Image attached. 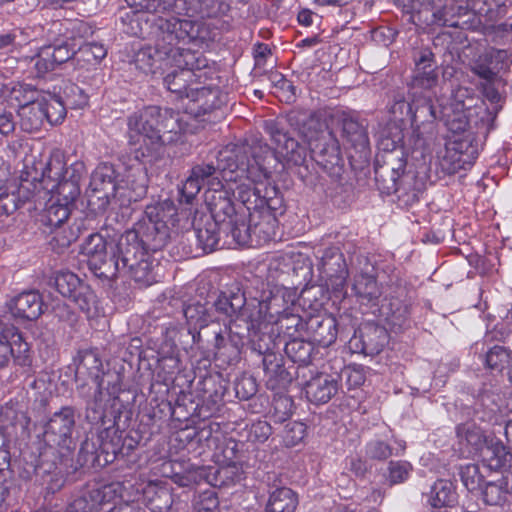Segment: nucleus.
Returning a JSON list of instances; mask_svg holds the SVG:
<instances>
[{
    "label": "nucleus",
    "mask_w": 512,
    "mask_h": 512,
    "mask_svg": "<svg viewBox=\"0 0 512 512\" xmlns=\"http://www.w3.org/2000/svg\"><path fill=\"white\" fill-rule=\"evenodd\" d=\"M158 36L155 47L145 46L139 49L133 58L135 67L145 74H155L172 65H192V50L179 44L200 45L213 41L217 36L215 26L210 22L171 16L159 18Z\"/></svg>",
    "instance_id": "f257e3e1"
},
{
    "label": "nucleus",
    "mask_w": 512,
    "mask_h": 512,
    "mask_svg": "<svg viewBox=\"0 0 512 512\" xmlns=\"http://www.w3.org/2000/svg\"><path fill=\"white\" fill-rule=\"evenodd\" d=\"M241 146L248 148L246 158L242 163L237 161L236 169L226 171V183L228 190L246 207L245 212L249 213L258 210L263 180L271 177L278 159L276 152L262 140L255 139Z\"/></svg>",
    "instance_id": "f03ea898"
},
{
    "label": "nucleus",
    "mask_w": 512,
    "mask_h": 512,
    "mask_svg": "<svg viewBox=\"0 0 512 512\" xmlns=\"http://www.w3.org/2000/svg\"><path fill=\"white\" fill-rule=\"evenodd\" d=\"M116 247L120 262L118 272L128 274L142 286H150L158 281V261L137 241V234L126 233Z\"/></svg>",
    "instance_id": "7ed1b4c3"
},
{
    "label": "nucleus",
    "mask_w": 512,
    "mask_h": 512,
    "mask_svg": "<svg viewBox=\"0 0 512 512\" xmlns=\"http://www.w3.org/2000/svg\"><path fill=\"white\" fill-rule=\"evenodd\" d=\"M248 148L241 146V144H229L221 149L217 154V163H200L194 165L191 168V175L197 180V182L204 187L207 185L209 191L206 193L205 201L207 202L208 197H212L213 193H224L227 196V192L219 188L223 185L219 179V176L226 182V171L236 169L238 166L237 161H242L246 158Z\"/></svg>",
    "instance_id": "20e7f679"
},
{
    "label": "nucleus",
    "mask_w": 512,
    "mask_h": 512,
    "mask_svg": "<svg viewBox=\"0 0 512 512\" xmlns=\"http://www.w3.org/2000/svg\"><path fill=\"white\" fill-rule=\"evenodd\" d=\"M207 205L212 216L222 221L220 231L232 241L228 245H247L252 243V224L249 222V213L236 211L230 198L224 193H213L207 198Z\"/></svg>",
    "instance_id": "39448f33"
},
{
    "label": "nucleus",
    "mask_w": 512,
    "mask_h": 512,
    "mask_svg": "<svg viewBox=\"0 0 512 512\" xmlns=\"http://www.w3.org/2000/svg\"><path fill=\"white\" fill-rule=\"evenodd\" d=\"M384 165L375 168V179L380 188L386 193H396L399 198H406L405 202H416L420 190L413 188L408 190L414 178L406 175L400 178L406 165L402 148L394 147L384 154Z\"/></svg>",
    "instance_id": "423d86ee"
},
{
    "label": "nucleus",
    "mask_w": 512,
    "mask_h": 512,
    "mask_svg": "<svg viewBox=\"0 0 512 512\" xmlns=\"http://www.w3.org/2000/svg\"><path fill=\"white\" fill-rule=\"evenodd\" d=\"M75 167L67 168L60 155H53L42 172L43 187L51 192V198L72 207L80 194L79 180Z\"/></svg>",
    "instance_id": "0eeeda50"
},
{
    "label": "nucleus",
    "mask_w": 512,
    "mask_h": 512,
    "mask_svg": "<svg viewBox=\"0 0 512 512\" xmlns=\"http://www.w3.org/2000/svg\"><path fill=\"white\" fill-rule=\"evenodd\" d=\"M156 113V106H147L128 117V141L136 148V159L151 155L160 147L173 143V135L161 138L151 126Z\"/></svg>",
    "instance_id": "6e6552de"
},
{
    "label": "nucleus",
    "mask_w": 512,
    "mask_h": 512,
    "mask_svg": "<svg viewBox=\"0 0 512 512\" xmlns=\"http://www.w3.org/2000/svg\"><path fill=\"white\" fill-rule=\"evenodd\" d=\"M75 380L78 389H83L88 380H91L98 393L107 391L109 395H116L121 390V377L116 372L102 371V362L94 351L86 350L79 354L75 370Z\"/></svg>",
    "instance_id": "1a4fd4ad"
},
{
    "label": "nucleus",
    "mask_w": 512,
    "mask_h": 512,
    "mask_svg": "<svg viewBox=\"0 0 512 512\" xmlns=\"http://www.w3.org/2000/svg\"><path fill=\"white\" fill-rule=\"evenodd\" d=\"M117 244L108 243L98 233L91 234L83 243L81 251L87 257L88 265L96 275L110 278L115 277L120 270Z\"/></svg>",
    "instance_id": "9d476101"
},
{
    "label": "nucleus",
    "mask_w": 512,
    "mask_h": 512,
    "mask_svg": "<svg viewBox=\"0 0 512 512\" xmlns=\"http://www.w3.org/2000/svg\"><path fill=\"white\" fill-rule=\"evenodd\" d=\"M70 213L71 207L50 197L40 214L39 221L45 227L44 232L52 234L51 242H55L61 248L68 247L78 238V228L65 226Z\"/></svg>",
    "instance_id": "9b49d317"
},
{
    "label": "nucleus",
    "mask_w": 512,
    "mask_h": 512,
    "mask_svg": "<svg viewBox=\"0 0 512 512\" xmlns=\"http://www.w3.org/2000/svg\"><path fill=\"white\" fill-rule=\"evenodd\" d=\"M124 486L120 482L107 485H88L83 488L66 512H100L104 505L123 498Z\"/></svg>",
    "instance_id": "f8f14e48"
},
{
    "label": "nucleus",
    "mask_w": 512,
    "mask_h": 512,
    "mask_svg": "<svg viewBox=\"0 0 512 512\" xmlns=\"http://www.w3.org/2000/svg\"><path fill=\"white\" fill-rule=\"evenodd\" d=\"M409 110L412 113V125L415 126L411 135L414 148L422 149L426 145L425 134L432 133L434 121L441 117V113L433 104L431 95L412 97Z\"/></svg>",
    "instance_id": "ddd939ff"
},
{
    "label": "nucleus",
    "mask_w": 512,
    "mask_h": 512,
    "mask_svg": "<svg viewBox=\"0 0 512 512\" xmlns=\"http://www.w3.org/2000/svg\"><path fill=\"white\" fill-rule=\"evenodd\" d=\"M75 409L70 406L62 407L55 412L45 426L46 441L63 449L70 450L73 445L75 428Z\"/></svg>",
    "instance_id": "4468645a"
},
{
    "label": "nucleus",
    "mask_w": 512,
    "mask_h": 512,
    "mask_svg": "<svg viewBox=\"0 0 512 512\" xmlns=\"http://www.w3.org/2000/svg\"><path fill=\"white\" fill-rule=\"evenodd\" d=\"M115 167L109 163H101L93 171L90 180V188L101 207H106L116 197L117 191L122 188L121 180Z\"/></svg>",
    "instance_id": "2eb2a0df"
},
{
    "label": "nucleus",
    "mask_w": 512,
    "mask_h": 512,
    "mask_svg": "<svg viewBox=\"0 0 512 512\" xmlns=\"http://www.w3.org/2000/svg\"><path fill=\"white\" fill-rule=\"evenodd\" d=\"M415 71L410 82L412 97L430 95L438 83V74L434 64V54L429 49L419 52L415 60Z\"/></svg>",
    "instance_id": "dca6fc26"
},
{
    "label": "nucleus",
    "mask_w": 512,
    "mask_h": 512,
    "mask_svg": "<svg viewBox=\"0 0 512 512\" xmlns=\"http://www.w3.org/2000/svg\"><path fill=\"white\" fill-rule=\"evenodd\" d=\"M319 271L334 292L343 291L348 277V269L344 256L338 248L330 247L323 251Z\"/></svg>",
    "instance_id": "f3484780"
},
{
    "label": "nucleus",
    "mask_w": 512,
    "mask_h": 512,
    "mask_svg": "<svg viewBox=\"0 0 512 512\" xmlns=\"http://www.w3.org/2000/svg\"><path fill=\"white\" fill-rule=\"evenodd\" d=\"M265 131L276 145L277 153L284 157L287 163L293 165H301L304 163L307 154L305 146L301 145L294 138L289 137L276 121H267L265 123Z\"/></svg>",
    "instance_id": "a211bd4d"
},
{
    "label": "nucleus",
    "mask_w": 512,
    "mask_h": 512,
    "mask_svg": "<svg viewBox=\"0 0 512 512\" xmlns=\"http://www.w3.org/2000/svg\"><path fill=\"white\" fill-rule=\"evenodd\" d=\"M192 55L195 58L194 61H192L193 66L172 65L169 67L175 68L164 77V84L169 91L188 97V93H190L191 89L190 82H192L195 77L194 71L201 70L208 65L207 59L201 53L192 51Z\"/></svg>",
    "instance_id": "6ab92c4d"
},
{
    "label": "nucleus",
    "mask_w": 512,
    "mask_h": 512,
    "mask_svg": "<svg viewBox=\"0 0 512 512\" xmlns=\"http://www.w3.org/2000/svg\"><path fill=\"white\" fill-rule=\"evenodd\" d=\"M312 152L319 165L329 173L339 175L342 166L340 165V144L332 132L327 133V137L311 143Z\"/></svg>",
    "instance_id": "aec40b11"
},
{
    "label": "nucleus",
    "mask_w": 512,
    "mask_h": 512,
    "mask_svg": "<svg viewBox=\"0 0 512 512\" xmlns=\"http://www.w3.org/2000/svg\"><path fill=\"white\" fill-rule=\"evenodd\" d=\"M387 342L386 330L379 326H367L355 333L349 345L353 352L373 356L380 353Z\"/></svg>",
    "instance_id": "412c9836"
},
{
    "label": "nucleus",
    "mask_w": 512,
    "mask_h": 512,
    "mask_svg": "<svg viewBox=\"0 0 512 512\" xmlns=\"http://www.w3.org/2000/svg\"><path fill=\"white\" fill-rule=\"evenodd\" d=\"M9 310L15 318L34 321L43 314L44 302L38 291H24L11 300Z\"/></svg>",
    "instance_id": "4be33fe9"
},
{
    "label": "nucleus",
    "mask_w": 512,
    "mask_h": 512,
    "mask_svg": "<svg viewBox=\"0 0 512 512\" xmlns=\"http://www.w3.org/2000/svg\"><path fill=\"white\" fill-rule=\"evenodd\" d=\"M338 389L337 376L327 373H317L312 376L304 387L307 399L314 404L327 403L337 394Z\"/></svg>",
    "instance_id": "5701e85b"
},
{
    "label": "nucleus",
    "mask_w": 512,
    "mask_h": 512,
    "mask_svg": "<svg viewBox=\"0 0 512 512\" xmlns=\"http://www.w3.org/2000/svg\"><path fill=\"white\" fill-rule=\"evenodd\" d=\"M128 233L137 234L140 238V244L148 251H157L162 249L170 239V227L166 224L155 223L145 218L138 224L135 231Z\"/></svg>",
    "instance_id": "b1692460"
},
{
    "label": "nucleus",
    "mask_w": 512,
    "mask_h": 512,
    "mask_svg": "<svg viewBox=\"0 0 512 512\" xmlns=\"http://www.w3.org/2000/svg\"><path fill=\"white\" fill-rule=\"evenodd\" d=\"M305 327L313 341L323 347L330 346L337 338V321L331 315L310 316L305 322Z\"/></svg>",
    "instance_id": "393cba45"
},
{
    "label": "nucleus",
    "mask_w": 512,
    "mask_h": 512,
    "mask_svg": "<svg viewBox=\"0 0 512 512\" xmlns=\"http://www.w3.org/2000/svg\"><path fill=\"white\" fill-rule=\"evenodd\" d=\"M156 115L151 126L154 128L156 134L161 138L173 135V142L179 140L182 132L185 131L186 125L180 117V113L171 108H161L156 106Z\"/></svg>",
    "instance_id": "a878e982"
},
{
    "label": "nucleus",
    "mask_w": 512,
    "mask_h": 512,
    "mask_svg": "<svg viewBox=\"0 0 512 512\" xmlns=\"http://www.w3.org/2000/svg\"><path fill=\"white\" fill-rule=\"evenodd\" d=\"M187 98L192 102L189 107L191 112L195 116H201L220 108L225 103L226 96L218 88L200 87L190 89Z\"/></svg>",
    "instance_id": "bb28decb"
},
{
    "label": "nucleus",
    "mask_w": 512,
    "mask_h": 512,
    "mask_svg": "<svg viewBox=\"0 0 512 512\" xmlns=\"http://www.w3.org/2000/svg\"><path fill=\"white\" fill-rule=\"evenodd\" d=\"M342 139L345 148H352L360 157L369 155V138L365 127L352 117L342 120Z\"/></svg>",
    "instance_id": "cd10ccee"
},
{
    "label": "nucleus",
    "mask_w": 512,
    "mask_h": 512,
    "mask_svg": "<svg viewBox=\"0 0 512 512\" xmlns=\"http://www.w3.org/2000/svg\"><path fill=\"white\" fill-rule=\"evenodd\" d=\"M175 11L180 14L198 13L202 17L217 18L225 15L230 6L224 0H176Z\"/></svg>",
    "instance_id": "c85d7f7f"
},
{
    "label": "nucleus",
    "mask_w": 512,
    "mask_h": 512,
    "mask_svg": "<svg viewBox=\"0 0 512 512\" xmlns=\"http://www.w3.org/2000/svg\"><path fill=\"white\" fill-rule=\"evenodd\" d=\"M44 103L40 98L33 96L24 104L19 105L18 115L20 118V127L23 131L33 133L39 131L46 121L44 113Z\"/></svg>",
    "instance_id": "c756f323"
},
{
    "label": "nucleus",
    "mask_w": 512,
    "mask_h": 512,
    "mask_svg": "<svg viewBox=\"0 0 512 512\" xmlns=\"http://www.w3.org/2000/svg\"><path fill=\"white\" fill-rule=\"evenodd\" d=\"M474 98L472 96V91L466 87H457L453 90L452 98L449 106H444L443 108H449L453 110H466L468 112H474L475 116L481 115V124L489 129V122L493 121L490 116V112L488 108L483 105L473 106Z\"/></svg>",
    "instance_id": "7c9ffc66"
},
{
    "label": "nucleus",
    "mask_w": 512,
    "mask_h": 512,
    "mask_svg": "<svg viewBox=\"0 0 512 512\" xmlns=\"http://www.w3.org/2000/svg\"><path fill=\"white\" fill-rule=\"evenodd\" d=\"M0 342L10 352L7 355V363L11 357L19 362L25 361L29 346L15 327L0 323Z\"/></svg>",
    "instance_id": "2f4dec72"
},
{
    "label": "nucleus",
    "mask_w": 512,
    "mask_h": 512,
    "mask_svg": "<svg viewBox=\"0 0 512 512\" xmlns=\"http://www.w3.org/2000/svg\"><path fill=\"white\" fill-rule=\"evenodd\" d=\"M220 226H222V221H218L210 212V216L206 217L203 221V226L198 225L195 227L197 243L204 253L212 252L216 249L220 235H224L220 231Z\"/></svg>",
    "instance_id": "473e14b6"
},
{
    "label": "nucleus",
    "mask_w": 512,
    "mask_h": 512,
    "mask_svg": "<svg viewBox=\"0 0 512 512\" xmlns=\"http://www.w3.org/2000/svg\"><path fill=\"white\" fill-rule=\"evenodd\" d=\"M245 304V295L240 289L236 292L221 293L215 300L213 306L220 315L236 321L240 318L241 309Z\"/></svg>",
    "instance_id": "72a5a7b5"
},
{
    "label": "nucleus",
    "mask_w": 512,
    "mask_h": 512,
    "mask_svg": "<svg viewBox=\"0 0 512 512\" xmlns=\"http://www.w3.org/2000/svg\"><path fill=\"white\" fill-rule=\"evenodd\" d=\"M249 222L252 224V239L255 238L256 243L269 241L275 236L277 221L270 212H249Z\"/></svg>",
    "instance_id": "f704fd0d"
},
{
    "label": "nucleus",
    "mask_w": 512,
    "mask_h": 512,
    "mask_svg": "<svg viewBox=\"0 0 512 512\" xmlns=\"http://www.w3.org/2000/svg\"><path fill=\"white\" fill-rule=\"evenodd\" d=\"M507 56L505 51L498 50L494 54L481 55L470 64V70L482 82H498L499 69L493 65V59H503Z\"/></svg>",
    "instance_id": "c9c22d12"
},
{
    "label": "nucleus",
    "mask_w": 512,
    "mask_h": 512,
    "mask_svg": "<svg viewBox=\"0 0 512 512\" xmlns=\"http://www.w3.org/2000/svg\"><path fill=\"white\" fill-rule=\"evenodd\" d=\"M289 292L285 288H275L264 291L261 298L265 307L264 311H267L269 316V322H274L277 318L286 314L289 300Z\"/></svg>",
    "instance_id": "e433bc0d"
},
{
    "label": "nucleus",
    "mask_w": 512,
    "mask_h": 512,
    "mask_svg": "<svg viewBox=\"0 0 512 512\" xmlns=\"http://www.w3.org/2000/svg\"><path fill=\"white\" fill-rule=\"evenodd\" d=\"M352 289L362 303L375 304L382 295L376 279L365 273L355 276Z\"/></svg>",
    "instance_id": "4c0bfd02"
},
{
    "label": "nucleus",
    "mask_w": 512,
    "mask_h": 512,
    "mask_svg": "<svg viewBox=\"0 0 512 512\" xmlns=\"http://www.w3.org/2000/svg\"><path fill=\"white\" fill-rule=\"evenodd\" d=\"M508 456H510V452L503 443L500 440L491 437L488 441V445L482 449V452L478 457L490 469L498 470L506 465Z\"/></svg>",
    "instance_id": "58836bf2"
},
{
    "label": "nucleus",
    "mask_w": 512,
    "mask_h": 512,
    "mask_svg": "<svg viewBox=\"0 0 512 512\" xmlns=\"http://www.w3.org/2000/svg\"><path fill=\"white\" fill-rule=\"evenodd\" d=\"M427 501L433 508L452 507L457 501L452 482L443 479L436 481L431 487Z\"/></svg>",
    "instance_id": "ea45409f"
},
{
    "label": "nucleus",
    "mask_w": 512,
    "mask_h": 512,
    "mask_svg": "<svg viewBox=\"0 0 512 512\" xmlns=\"http://www.w3.org/2000/svg\"><path fill=\"white\" fill-rule=\"evenodd\" d=\"M297 505V495L290 488L281 487L271 492L266 512H295Z\"/></svg>",
    "instance_id": "a19ab883"
},
{
    "label": "nucleus",
    "mask_w": 512,
    "mask_h": 512,
    "mask_svg": "<svg viewBox=\"0 0 512 512\" xmlns=\"http://www.w3.org/2000/svg\"><path fill=\"white\" fill-rule=\"evenodd\" d=\"M457 435L462 442L465 441L466 444L470 446L471 449L469 452L477 457L481 454L482 449L488 445V441L491 438L473 424L460 425L457 428Z\"/></svg>",
    "instance_id": "79ce46f5"
},
{
    "label": "nucleus",
    "mask_w": 512,
    "mask_h": 512,
    "mask_svg": "<svg viewBox=\"0 0 512 512\" xmlns=\"http://www.w3.org/2000/svg\"><path fill=\"white\" fill-rule=\"evenodd\" d=\"M441 117L445 119L447 128L455 134H460L468 130L474 123L478 125L477 120L473 121L474 112L466 110H453L449 108H442L440 110Z\"/></svg>",
    "instance_id": "37998d69"
},
{
    "label": "nucleus",
    "mask_w": 512,
    "mask_h": 512,
    "mask_svg": "<svg viewBox=\"0 0 512 512\" xmlns=\"http://www.w3.org/2000/svg\"><path fill=\"white\" fill-rule=\"evenodd\" d=\"M177 210L174 203L170 200H164L146 206L144 218L161 224H166L170 228L174 226Z\"/></svg>",
    "instance_id": "c03bdc74"
},
{
    "label": "nucleus",
    "mask_w": 512,
    "mask_h": 512,
    "mask_svg": "<svg viewBox=\"0 0 512 512\" xmlns=\"http://www.w3.org/2000/svg\"><path fill=\"white\" fill-rule=\"evenodd\" d=\"M466 164L468 162L465 159V155L459 151V144L457 142L447 144L444 154L439 161L441 170L445 174L452 175L465 169Z\"/></svg>",
    "instance_id": "a18cd8bd"
},
{
    "label": "nucleus",
    "mask_w": 512,
    "mask_h": 512,
    "mask_svg": "<svg viewBox=\"0 0 512 512\" xmlns=\"http://www.w3.org/2000/svg\"><path fill=\"white\" fill-rule=\"evenodd\" d=\"M264 309L262 298L260 300L254 298L248 302L245 300L239 320L247 323L248 330L256 329L262 322H269L268 313Z\"/></svg>",
    "instance_id": "49530a36"
},
{
    "label": "nucleus",
    "mask_w": 512,
    "mask_h": 512,
    "mask_svg": "<svg viewBox=\"0 0 512 512\" xmlns=\"http://www.w3.org/2000/svg\"><path fill=\"white\" fill-rule=\"evenodd\" d=\"M313 346L310 342L293 338L285 345V353L295 363L308 365L311 362Z\"/></svg>",
    "instance_id": "de8ad7c7"
},
{
    "label": "nucleus",
    "mask_w": 512,
    "mask_h": 512,
    "mask_svg": "<svg viewBox=\"0 0 512 512\" xmlns=\"http://www.w3.org/2000/svg\"><path fill=\"white\" fill-rule=\"evenodd\" d=\"M39 98L41 103H44L46 121L51 125L60 124L66 117V107L60 97L49 94Z\"/></svg>",
    "instance_id": "09e8293b"
},
{
    "label": "nucleus",
    "mask_w": 512,
    "mask_h": 512,
    "mask_svg": "<svg viewBox=\"0 0 512 512\" xmlns=\"http://www.w3.org/2000/svg\"><path fill=\"white\" fill-rule=\"evenodd\" d=\"M398 448L394 452V448H392L388 443L374 439L369 441L365 447L366 456L372 460L384 461L393 454L398 455L399 452H403L405 450V442L399 441L397 442Z\"/></svg>",
    "instance_id": "8fccbe9b"
},
{
    "label": "nucleus",
    "mask_w": 512,
    "mask_h": 512,
    "mask_svg": "<svg viewBox=\"0 0 512 512\" xmlns=\"http://www.w3.org/2000/svg\"><path fill=\"white\" fill-rule=\"evenodd\" d=\"M73 302L83 311L87 317L91 318L98 313V301L94 291L89 285L83 284L78 291L71 297Z\"/></svg>",
    "instance_id": "3c124183"
},
{
    "label": "nucleus",
    "mask_w": 512,
    "mask_h": 512,
    "mask_svg": "<svg viewBox=\"0 0 512 512\" xmlns=\"http://www.w3.org/2000/svg\"><path fill=\"white\" fill-rule=\"evenodd\" d=\"M270 178L263 180L262 192L259 195L258 210L277 211L282 207V197L278 188L269 182Z\"/></svg>",
    "instance_id": "603ef678"
},
{
    "label": "nucleus",
    "mask_w": 512,
    "mask_h": 512,
    "mask_svg": "<svg viewBox=\"0 0 512 512\" xmlns=\"http://www.w3.org/2000/svg\"><path fill=\"white\" fill-rule=\"evenodd\" d=\"M464 486L471 492L480 491L485 485V477L477 464H467L460 470Z\"/></svg>",
    "instance_id": "864d4df0"
},
{
    "label": "nucleus",
    "mask_w": 512,
    "mask_h": 512,
    "mask_svg": "<svg viewBox=\"0 0 512 512\" xmlns=\"http://www.w3.org/2000/svg\"><path fill=\"white\" fill-rule=\"evenodd\" d=\"M84 283L72 272H61L55 277L57 291L64 297L71 298Z\"/></svg>",
    "instance_id": "5fc2aeb1"
},
{
    "label": "nucleus",
    "mask_w": 512,
    "mask_h": 512,
    "mask_svg": "<svg viewBox=\"0 0 512 512\" xmlns=\"http://www.w3.org/2000/svg\"><path fill=\"white\" fill-rule=\"evenodd\" d=\"M481 491L487 504L500 505L507 500L509 494L508 481L503 480L499 483L489 482L484 485Z\"/></svg>",
    "instance_id": "6e6d98bb"
},
{
    "label": "nucleus",
    "mask_w": 512,
    "mask_h": 512,
    "mask_svg": "<svg viewBox=\"0 0 512 512\" xmlns=\"http://www.w3.org/2000/svg\"><path fill=\"white\" fill-rule=\"evenodd\" d=\"M78 59L96 65L107 55V49L102 43L88 42L81 45L77 51Z\"/></svg>",
    "instance_id": "4d7b16f0"
},
{
    "label": "nucleus",
    "mask_w": 512,
    "mask_h": 512,
    "mask_svg": "<svg viewBox=\"0 0 512 512\" xmlns=\"http://www.w3.org/2000/svg\"><path fill=\"white\" fill-rule=\"evenodd\" d=\"M184 316L186 320L194 326L204 327L212 321L211 316L207 312L205 305L201 303L189 304L184 309Z\"/></svg>",
    "instance_id": "13d9d810"
},
{
    "label": "nucleus",
    "mask_w": 512,
    "mask_h": 512,
    "mask_svg": "<svg viewBox=\"0 0 512 512\" xmlns=\"http://www.w3.org/2000/svg\"><path fill=\"white\" fill-rule=\"evenodd\" d=\"M120 13L123 31L131 36H140L142 34V25L139 13L134 10H121Z\"/></svg>",
    "instance_id": "bf43d9fd"
},
{
    "label": "nucleus",
    "mask_w": 512,
    "mask_h": 512,
    "mask_svg": "<svg viewBox=\"0 0 512 512\" xmlns=\"http://www.w3.org/2000/svg\"><path fill=\"white\" fill-rule=\"evenodd\" d=\"M257 382L251 375H242L235 382L236 396L241 400H248L257 392Z\"/></svg>",
    "instance_id": "052dcab7"
},
{
    "label": "nucleus",
    "mask_w": 512,
    "mask_h": 512,
    "mask_svg": "<svg viewBox=\"0 0 512 512\" xmlns=\"http://www.w3.org/2000/svg\"><path fill=\"white\" fill-rule=\"evenodd\" d=\"M412 470V466L407 461H391L389 463L388 479L391 485L404 482Z\"/></svg>",
    "instance_id": "680f3d73"
},
{
    "label": "nucleus",
    "mask_w": 512,
    "mask_h": 512,
    "mask_svg": "<svg viewBox=\"0 0 512 512\" xmlns=\"http://www.w3.org/2000/svg\"><path fill=\"white\" fill-rule=\"evenodd\" d=\"M194 508L196 512H217L219 508V500L217 494L213 490H207L199 494Z\"/></svg>",
    "instance_id": "e2e57ef3"
},
{
    "label": "nucleus",
    "mask_w": 512,
    "mask_h": 512,
    "mask_svg": "<svg viewBox=\"0 0 512 512\" xmlns=\"http://www.w3.org/2000/svg\"><path fill=\"white\" fill-rule=\"evenodd\" d=\"M125 2L138 13H157L166 9L163 0H125Z\"/></svg>",
    "instance_id": "0e129e2a"
},
{
    "label": "nucleus",
    "mask_w": 512,
    "mask_h": 512,
    "mask_svg": "<svg viewBox=\"0 0 512 512\" xmlns=\"http://www.w3.org/2000/svg\"><path fill=\"white\" fill-rule=\"evenodd\" d=\"M274 322H279L281 330L290 337H294L295 333L302 329L305 325L298 315L283 314Z\"/></svg>",
    "instance_id": "69168bd1"
},
{
    "label": "nucleus",
    "mask_w": 512,
    "mask_h": 512,
    "mask_svg": "<svg viewBox=\"0 0 512 512\" xmlns=\"http://www.w3.org/2000/svg\"><path fill=\"white\" fill-rule=\"evenodd\" d=\"M349 389L360 387L366 380L364 367L350 365L342 371Z\"/></svg>",
    "instance_id": "338daca9"
},
{
    "label": "nucleus",
    "mask_w": 512,
    "mask_h": 512,
    "mask_svg": "<svg viewBox=\"0 0 512 512\" xmlns=\"http://www.w3.org/2000/svg\"><path fill=\"white\" fill-rule=\"evenodd\" d=\"M509 361V353L501 346H494L490 349L485 358V362L487 367L490 369H499L503 368L504 363H508Z\"/></svg>",
    "instance_id": "774afa93"
}]
</instances>
